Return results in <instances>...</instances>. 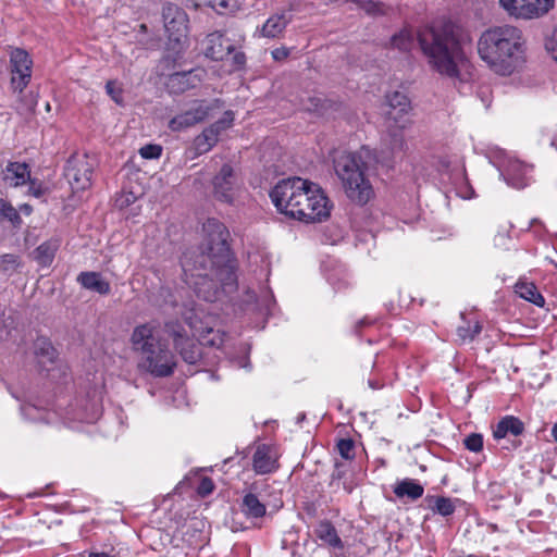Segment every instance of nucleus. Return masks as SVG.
<instances>
[{
	"mask_svg": "<svg viewBox=\"0 0 557 557\" xmlns=\"http://www.w3.org/2000/svg\"><path fill=\"white\" fill-rule=\"evenodd\" d=\"M461 323L457 326V342L466 344L472 342L482 331L481 323L475 319H469L465 313L460 314Z\"/></svg>",
	"mask_w": 557,
	"mask_h": 557,
	"instance_id": "nucleus-23",
	"label": "nucleus"
},
{
	"mask_svg": "<svg viewBox=\"0 0 557 557\" xmlns=\"http://www.w3.org/2000/svg\"><path fill=\"white\" fill-rule=\"evenodd\" d=\"M164 331L173 339L175 350L185 362L196 364L201 359V348L195 335L189 334L183 324L177 321L166 322Z\"/></svg>",
	"mask_w": 557,
	"mask_h": 557,
	"instance_id": "nucleus-8",
	"label": "nucleus"
},
{
	"mask_svg": "<svg viewBox=\"0 0 557 557\" xmlns=\"http://www.w3.org/2000/svg\"><path fill=\"white\" fill-rule=\"evenodd\" d=\"M193 76V72H177L170 76L169 78V87L176 91L183 92L186 89L194 87V84L190 82Z\"/></svg>",
	"mask_w": 557,
	"mask_h": 557,
	"instance_id": "nucleus-34",
	"label": "nucleus"
},
{
	"mask_svg": "<svg viewBox=\"0 0 557 557\" xmlns=\"http://www.w3.org/2000/svg\"><path fill=\"white\" fill-rule=\"evenodd\" d=\"M463 444L470 451L479 453L483 449V436L479 433H472L465 438Z\"/></svg>",
	"mask_w": 557,
	"mask_h": 557,
	"instance_id": "nucleus-38",
	"label": "nucleus"
},
{
	"mask_svg": "<svg viewBox=\"0 0 557 557\" xmlns=\"http://www.w3.org/2000/svg\"><path fill=\"white\" fill-rule=\"evenodd\" d=\"M36 106H37L36 96L33 92H29V94L25 95L24 98L21 100V104L17 107V110L22 114H28L35 110Z\"/></svg>",
	"mask_w": 557,
	"mask_h": 557,
	"instance_id": "nucleus-39",
	"label": "nucleus"
},
{
	"mask_svg": "<svg viewBox=\"0 0 557 557\" xmlns=\"http://www.w3.org/2000/svg\"><path fill=\"white\" fill-rule=\"evenodd\" d=\"M34 354L38 364L49 370L48 364H52L57 358V350L46 337H38L34 343Z\"/></svg>",
	"mask_w": 557,
	"mask_h": 557,
	"instance_id": "nucleus-25",
	"label": "nucleus"
},
{
	"mask_svg": "<svg viewBox=\"0 0 557 557\" xmlns=\"http://www.w3.org/2000/svg\"><path fill=\"white\" fill-rule=\"evenodd\" d=\"M33 61L27 51L14 48L10 52L11 86L14 91L23 92L30 82Z\"/></svg>",
	"mask_w": 557,
	"mask_h": 557,
	"instance_id": "nucleus-12",
	"label": "nucleus"
},
{
	"mask_svg": "<svg viewBox=\"0 0 557 557\" xmlns=\"http://www.w3.org/2000/svg\"><path fill=\"white\" fill-rule=\"evenodd\" d=\"M162 148L159 145H146L139 149V154L144 159H157L161 156Z\"/></svg>",
	"mask_w": 557,
	"mask_h": 557,
	"instance_id": "nucleus-42",
	"label": "nucleus"
},
{
	"mask_svg": "<svg viewBox=\"0 0 557 557\" xmlns=\"http://www.w3.org/2000/svg\"><path fill=\"white\" fill-rule=\"evenodd\" d=\"M29 186H28V194L36 197V198H40L45 195L46 193V188L42 186L41 183L35 181V180H30L29 178Z\"/></svg>",
	"mask_w": 557,
	"mask_h": 557,
	"instance_id": "nucleus-45",
	"label": "nucleus"
},
{
	"mask_svg": "<svg viewBox=\"0 0 557 557\" xmlns=\"http://www.w3.org/2000/svg\"><path fill=\"white\" fill-rule=\"evenodd\" d=\"M252 467L258 474H267L275 470L276 460L268 445L262 444L257 447L252 457Z\"/></svg>",
	"mask_w": 557,
	"mask_h": 557,
	"instance_id": "nucleus-19",
	"label": "nucleus"
},
{
	"mask_svg": "<svg viewBox=\"0 0 557 557\" xmlns=\"http://www.w3.org/2000/svg\"><path fill=\"white\" fill-rule=\"evenodd\" d=\"M344 488L347 491V493L351 492V490L349 487H347L346 485L344 486Z\"/></svg>",
	"mask_w": 557,
	"mask_h": 557,
	"instance_id": "nucleus-60",
	"label": "nucleus"
},
{
	"mask_svg": "<svg viewBox=\"0 0 557 557\" xmlns=\"http://www.w3.org/2000/svg\"><path fill=\"white\" fill-rule=\"evenodd\" d=\"M94 165V160L87 154H74L69 159L64 176L74 193L90 187Z\"/></svg>",
	"mask_w": 557,
	"mask_h": 557,
	"instance_id": "nucleus-9",
	"label": "nucleus"
},
{
	"mask_svg": "<svg viewBox=\"0 0 557 557\" xmlns=\"http://www.w3.org/2000/svg\"><path fill=\"white\" fill-rule=\"evenodd\" d=\"M276 209L304 222H320L330 215L329 199L322 189L300 177L278 182L270 193Z\"/></svg>",
	"mask_w": 557,
	"mask_h": 557,
	"instance_id": "nucleus-1",
	"label": "nucleus"
},
{
	"mask_svg": "<svg viewBox=\"0 0 557 557\" xmlns=\"http://www.w3.org/2000/svg\"><path fill=\"white\" fill-rule=\"evenodd\" d=\"M272 58L275 61H283L289 55V50L285 47L276 48L272 52Z\"/></svg>",
	"mask_w": 557,
	"mask_h": 557,
	"instance_id": "nucleus-48",
	"label": "nucleus"
},
{
	"mask_svg": "<svg viewBox=\"0 0 557 557\" xmlns=\"http://www.w3.org/2000/svg\"><path fill=\"white\" fill-rule=\"evenodd\" d=\"M397 129L398 131H389V134H388L389 148H391V153L393 156L403 152L406 148V141H405L404 135L401 133L403 129H400V128H397Z\"/></svg>",
	"mask_w": 557,
	"mask_h": 557,
	"instance_id": "nucleus-35",
	"label": "nucleus"
},
{
	"mask_svg": "<svg viewBox=\"0 0 557 557\" xmlns=\"http://www.w3.org/2000/svg\"><path fill=\"white\" fill-rule=\"evenodd\" d=\"M18 264V257L16 255L5 253L0 256V271L4 273L14 272Z\"/></svg>",
	"mask_w": 557,
	"mask_h": 557,
	"instance_id": "nucleus-36",
	"label": "nucleus"
},
{
	"mask_svg": "<svg viewBox=\"0 0 557 557\" xmlns=\"http://www.w3.org/2000/svg\"><path fill=\"white\" fill-rule=\"evenodd\" d=\"M314 532L319 540L332 548H344L343 541L338 536L335 527L329 520L320 521Z\"/></svg>",
	"mask_w": 557,
	"mask_h": 557,
	"instance_id": "nucleus-26",
	"label": "nucleus"
},
{
	"mask_svg": "<svg viewBox=\"0 0 557 557\" xmlns=\"http://www.w3.org/2000/svg\"><path fill=\"white\" fill-rule=\"evenodd\" d=\"M59 248V242L51 239L39 245L33 252L34 259L42 267H48L52 263L55 252Z\"/></svg>",
	"mask_w": 557,
	"mask_h": 557,
	"instance_id": "nucleus-32",
	"label": "nucleus"
},
{
	"mask_svg": "<svg viewBox=\"0 0 557 557\" xmlns=\"http://www.w3.org/2000/svg\"><path fill=\"white\" fill-rule=\"evenodd\" d=\"M233 61L236 66H243L246 61V57L243 52H235L233 55Z\"/></svg>",
	"mask_w": 557,
	"mask_h": 557,
	"instance_id": "nucleus-50",
	"label": "nucleus"
},
{
	"mask_svg": "<svg viewBox=\"0 0 557 557\" xmlns=\"http://www.w3.org/2000/svg\"><path fill=\"white\" fill-rule=\"evenodd\" d=\"M30 208L28 206H25V211L29 212Z\"/></svg>",
	"mask_w": 557,
	"mask_h": 557,
	"instance_id": "nucleus-61",
	"label": "nucleus"
},
{
	"mask_svg": "<svg viewBox=\"0 0 557 557\" xmlns=\"http://www.w3.org/2000/svg\"><path fill=\"white\" fill-rule=\"evenodd\" d=\"M310 106L306 107L309 111H314L319 114H323V108L326 103V101L320 99V98H311L310 99Z\"/></svg>",
	"mask_w": 557,
	"mask_h": 557,
	"instance_id": "nucleus-46",
	"label": "nucleus"
},
{
	"mask_svg": "<svg viewBox=\"0 0 557 557\" xmlns=\"http://www.w3.org/2000/svg\"><path fill=\"white\" fill-rule=\"evenodd\" d=\"M77 282L86 289L108 295L111 290L110 283L106 281L98 272H82L77 276Z\"/></svg>",
	"mask_w": 557,
	"mask_h": 557,
	"instance_id": "nucleus-20",
	"label": "nucleus"
},
{
	"mask_svg": "<svg viewBox=\"0 0 557 557\" xmlns=\"http://www.w3.org/2000/svg\"><path fill=\"white\" fill-rule=\"evenodd\" d=\"M504 11L517 20H532L536 18V13L532 3L528 0H498Z\"/></svg>",
	"mask_w": 557,
	"mask_h": 557,
	"instance_id": "nucleus-17",
	"label": "nucleus"
},
{
	"mask_svg": "<svg viewBox=\"0 0 557 557\" xmlns=\"http://www.w3.org/2000/svg\"><path fill=\"white\" fill-rule=\"evenodd\" d=\"M214 490V483L213 481L208 478V476H205L200 480V483L197 487V493L202 496V497H206L208 495H210Z\"/></svg>",
	"mask_w": 557,
	"mask_h": 557,
	"instance_id": "nucleus-44",
	"label": "nucleus"
},
{
	"mask_svg": "<svg viewBox=\"0 0 557 557\" xmlns=\"http://www.w3.org/2000/svg\"><path fill=\"white\" fill-rule=\"evenodd\" d=\"M170 304H171L172 306H176V301H175V300H170Z\"/></svg>",
	"mask_w": 557,
	"mask_h": 557,
	"instance_id": "nucleus-58",
	"label": "nucleus"
},
{
	"mask_svg": "<svg viewBox=\"0 0 557 557\" xmlns=\"http://www.w3.org/2000/svg\"><path fill=\"white\" fill-rule=\"evenodd\" d=\"M290 22V14L285 11L275 13L270 16L262 26V36L268 38H275L280 36L288 23Z\"/></svg>",
	"mask_w": 557,
	"mask_h": 557,
	"instance_id": "nucleus-24",
	"label": "nucleus"
},
{
	"mask_svg": "<svg viewBox=\"0 0 557 557\" xmlns=\"http://www.w3.org/2000/svg\"><path fill=\"white\" fill-rule=\"evenodd\" d=\"M106 90L116 104H123L122 88L117 85L116 82L109 81L106 85Z\"/></svg>",
	"mask_w": 557,
	"mask_h": 557,
	"instance_id": "nucleus-40",
	"label": "nucleus"
},
{
	"mask_svg": "<svg viewBox=\"0 0 557 557\" xmlns=\"http://www.w3.org/2000/svg\"><path fill=\"white\" fill-rule=\"evenodd\" d=\"M220 134L215 127H207L194 139L195 154L200 156L209 152L219 141Z\"/></svg>",
	"mask_w": 557,
	"mask_h": 557,
	"instance_id": "nucleus-28",
	"label": "nucleus"
},
{
	"mask_svg": "<svg viewBox=\"0 0 557 557\" xmlns=\"http://www.w3.org/2000/svg\"><path fill=\"white\" fill-rule=\"evenodd\" d=\"M459 29L451 23L420 35L419 42L431 66L454 83H462L461 69L466 59L460 46Z\"/></svg>",
	"mask_w": 557,
	"mask_h": 557,
	"instance_id": "nucleus-2",
	"label": "nucleus"
},
{
	"mask_svg": "<svg viewBox=\"0 0 557 557\" xmlns=\"http://www.w3.org/2000/svg\"><path fill=\"white\" fill-rule=\"evenodd\" d=\"M135 199H136V197L134 196V194L128 193V194H123L120 197H117L115 202H116V206L122 209V208L127 207L131 203H133L135 201Z\"/></svg>",
	"mask_w": 557,
	"mask_h": 557,
	"instance_id": "nucleus-47",
	"label": "nucleus"
},
{
	"mask_svg": "<svg viewBox=\"0 0 557 557\" xmlns=\"http://www.w3.org/2000/svg\"><path fill=\"white\" fill-rule=\"evenodd\" d=\"M515 292L524 300L532 302L537 307H544L545 299L537 290V287L533 283L519 281L515 285Z\"/></svg>",
	"mask_w": 557,
	"mask_h": 557,
	"instance_id": "nucleus-31",
	"label": "nucleus"
},
{
	"mask_svg": "<svg viewBox=\"0 0 557 557\" xmlns=\"http://www.w3.org/2000/svg\"><path fill=\"white\" fill-rule=\"evenodd\" d=\"M185 322L189 325L190 330L197 329L196 325V318H194L191 314H188V312L183 313Z\"/></svg>",
	"mask_w": 557,
	"mask_h": 557,
	"instance_id": "nucleus-51",
	"label": "nucleus"
},
{
	"mask_svg": "<svg viewBox=\"0 0 557 557\" xmlns=\"http://www.w3.org/2000/svg\"><path fill=\"white\" fill-rule=\"evenodd\" d=\"M341 465L339 463H336V467H335V470L334 472L332 473V481H331V485H335L339 483L341 479L343 478L344 475V472L343 470L341 469Z\"/></svg>",
	"mask_w": 557,
	"mask_h": 557,
	"instance_id": "nucleus-49",
	"label": "nucleus"
},
{
	"mask_svg": "<svg viewBox=\"0 0 557 557\" xmlns=\"http://www.w3.org/2000/svg\"><path fill=\"white\" fill-rule=\"evenodd\" d=\"M30 178V171L24 162H9L3 170V181L12 187L27 183Z\"/></svg>",
	"mask_w": 557,
	"mask_h": 557,
	"instance_id": "nucleus-18",
	"label": "nucleus"
},
{
	"mask_svg": "<svg viewBox=\"0 0 557 557\" xmlns=\"http://www.w3.org/2000/svg\"><path fill=\"white\" fill-rule=\"evenodd\" d=\"M132 344L141 354L140 369L156 377L170 376L176 367L173 352L160 337L159 330L152 323H145L134 329Z\"/></svg>",
	"mask_w": 557,
	"mask_h": 557,
	"instance_id": "nucleus-6",
	"label": "nucleus"
},
{
	"mask_svg": "<svg viewBox=\"0 0 557 557\" xmlns=\"http://www.w3.org/2000/svg\"><path fill=\"white\" fill-rule=\"evenodd\" d=\"M524 431V424L513 416L503 418L493 430L496 440L506 437L508 434L513 436L520 435Z\"/></svg>",
	"mask_w": 557,
	"mask_h": 557,
	"instance_id": "nucleus-27",
	"label": "nucleus"
},
{
	"mask_svg": "<svg viewBox=\"0 0 557 557\" xmlns=\"http://www.w3.org/2000/svg\"><path fill=\"white\" fill-rule=\"evenodd\" d=\"M524 39L522 32L511 25L485 30L478 41L480 58L499 75H510L522 60Z\"/></svg>",
	"mask_w": 557,
	"mask_h": 557,
	"instance_id": "nucleus-4",
	"label": "nucleus"
},
{
	"mask_svg": "<svg viewBox=\"0 0 557 557\" xmlns=\"http://www.w3.org/2000/svg\"><path fill=\"white\" fill-rule=\"evenodd\" d=\"M386 117L393 123L391 126L405 129L410 124L408 114L411 110V106L405 94L399 91L388 94L386 96Z\"/></svg>",
	"mask_w": 557,
	"mask_h": 557,
	"instance_id": "nucleus-14",
	"label": "nucleus"
},
{
	"mask_svg": "<svg viewBox=\"0 0 557 557\" xmlns=\"http://www.w3.org/2000/svg\"><path fill=\"white\" fill-rule=\"evenodd\" d=\"M414 42L413 33L408 28H403L391 38V46L399 51H409Z\"/></svg>",
	"mask_w": 557,
	"mask_h": 557,
	"instance_id": "nucleus-33",
	"label": "nucleus"
},
{
	"mask_svg": "<svg viewBox=\"0 0 557 557\" xmlns=\"http://www.w3.org/2000/svg\"><path fill=\"white\" fill-rule=\"evenodd\" d=\"M552 435L554 440L557 442V423L552 429Z\"/></svg>",
	"mask_w": 557,
	"mask_h": 557,
	"instance_id": "nucleus-56",
	"label": "nucleus"
},
{
	"mask_svg": "<svg viewBox=\"0 0 557 557\" xmlns=\"http://www.w3.org/2000/svg\"><path fill=\"white\" fill-rule=\"evenodd\" d=\"M206 55L212 60H223L234 52V46L223 34L215 32L207 36Z\"/></svg>",
	"mask_w": 557,
	"mask_h": 557,
	"instance_id": "nucleus-16",
	"label": "nucleus"
},
{
	"mask_svg": "<svg viewBox=\"0 0 557 557\" xmlns=\"http://www.w3.org/2000/svg\"><path fill=\"white\" fill-rule=\"evenodd\" d=\"M344 2H352L359 10L371 17L388 16L394 11L392 5L381 0H344Z\"/></svg>",
	"mask_w": 557,
	"mask_h": 557,
	"instance_id": "nucleus-22",
	"label": "nucleus"
},
{
	"mask_svg": "<svg viewBox=\"0 0 557 557\" xmlns=\"http://www.w3.org/2000/svg\"><path fill=\"white\" fill-rule=\"evenodd\" d=\"M5 215L12 221L14 219H18V214L16 213V211L10 207L8 208V212L5 213Z\"/></svg>",
	"mask_w": 557,
	"mask_h": 557,
	"instance_id": "nucleus-53",
	"label": "nucleus"
},
{
	"mask_svg": "<svg viewBox=\"0 0 557 557\" xmlns=\"http://www.w3.org/2000/svg\"><path fill=\"white\" fill-rule=\"evenodd\" d=\"M194 318H196V314L194 313V309H190V313Z\"/></svg>",
	"mask_w": 557,
	"mask_h": 557,
	"instance_id": "nucleus-59",
	"label": "nucleus"
},
{
	"mask_svg": "<svg viewBox=\"0 0 557 557\" xmlns=\"http://www.w3.org/2000/svg\"><path fill=\"white\" fill-rule=\"evenodd\" d=\"M234 121V114L232 111H226L222 119L210 125L211 127H215V131L221 134L222 131L231 127Z\"/></svg>",
	"mask_w": 557,
	"mask_h": 557,
	"instance_id": "nucleus-43",
	"label": "nucleus"
},
{
	"mask_svg": "<svg viewBox=\"0 0 557 557\" xmlns=\"http://www.w3.org/2000/svg\"><path fill=\"white\" fill-rule=\"evenodd\" d=\"M374 162L375 156L368 147L357 151H336L333 157L334 171L346 196L358 205H366L373 196L367 172Z\"/></svg>",
	"mask_w": 557,
	"mask_h": 557,
	"instance_id": "nucleus-5",
	"label": "nucleus"
},
{
	"mask_svg": "<svg viewBox=\"0 0 557 557\" xmlns=\"http://www.w3.org/2000/svg\"><path fill=\"white\" fill-rule=\"evenodd\" d=\"M337 450L344 459L351 460L355 457V442L351 438H342L337 443Z\"/></svg>",
	"mask_w": 557,
	"mask_h": 557,
	"instance_id": "nucleus-37",
	"label": "nucleus"
},
{
	"mask_svg": "<svg viewBox=\"0 0 557 557\" xmlns=\"http://www.w3.org/2000/svg\"><path fill=\"white\" fill-rule=\"evenodd\" d=\"M222 343H223V339L220 336L218 339L215 337H213L208 341V344H210L211 346H216V347H220L222 345Z\"/></svg>",
	"mask_w": 557,
	"mask_h": 557,
	"instance_id": "nucleus-54",
	"label": "nucleus"
},
{
	"mask_svg": "<svg viewBox=\"0 0 557 557\" xmlns=\"http://www.w3.org/2000/svg\"><path fill=\"white\" fill-rule=\"evenodd\" d=\"M88 557H113L106 553H91Z\"/></svg>",
	"mask_w": 557,
	"mask_h": 557,
	"instance_id": "nucleus-55",
	"label": "nucleus"
},
{
	"mask_svg": "<svg viewBox=\"0 0 557 557\" xmlns=\"http://www.w3.org/2000/svg\"><path fill=\"white\" fill-rule=\"evenodd\" d=\"M211 184L214 198L231 203L240 187V180L234 168L225 163L213 176Z\"/></svg>",
	"mask_w": 557,
	"mask_h": 557,
	"instance_id": "nucleus-11",
	"label": "nucleus"
},
{
	"mask_svg": "<svg viewBox=\"0 0 557 557\" xmlns=\"http://www.w3.org/2000/svg\"><path fill=\"white\" fill-rule=\"evenodd\" d=\"M547 49L552 52V55L557 60V39L547 45Z\"/></svg>",
	"mask_w": 557,
	"mask_h": 557,
	"instance_id": "nucleus-52",
	"label": "nucleus"
},
{
	"mask_svg": "<svg viewBox=\"0 0 557 557\" xmlns=\"http://www.w3.org/2000/svg\"><path fill=\"white\" fill-rule=\"evenodd\" d=\"M499 161L496 166L500 172V176L508 185L513 188L521 189L529 184L528 175L532 171V166L509 157L504 150H499Z\"/></svg>",
	"mask_w": 557,
	"mask_h": 557,
	"instance_id": "nucleus-10",
	"label": "nucleus"
},
{
	"mask_svg": "<svg viewBox=\"0 0 557 557\" xmlns=\"http://www.w3.org/2000/svg\"><path fill=\"white\" fill-rule=\"evenodd\" d=\"M393 492L400 499L407 498L413 502L422 497L424 487L417 480L407 478L396 482Z\"/></svg>",
	"mask_w": 557,
	"mask_h": 557,
	"instance_id": "nucleus-21",
	"label": "nucleus"
},
{
	"mask_svg": "<svg viewBox=\"0 0 557 557\" xmlns=\"http://www.w3.org/2000/svg\"><path fill=\"white\" fill-rule=\"evenodd\" d=\"M207 239L208 246L206 251H195L196 253H206L210 256L213 263L222 267V274L226 275V280L232 277V253L227 245L228 233L223 223L216 219H208L202 227Z\"/></svg>",
	"mask_w": 557,
	"mask_h": 557,
	"instance_id": "nucleus-7",
	"label": "nucleus"
},
{
	"mask_svg": "<svg viewBox=\"0 0 557 557\" xmlns=\"http://www.w3.org/2000/svg\"><path fill=\"white\" fill-rule=\"evenodd\" d=\"M242 512L247 518H262L267 512V507L263 503L259 500L257 495L251 492H248L244 495L242 504H240Z\"/></svg>",
	"mask_w": 557,
	"mask_h": 557,
	"instance_id": "nucleus-30",
	"label": "nucleus"
},
{
	"mask_svg": "<svg viewBox=\"0 0 557 557\" xmlns=\"http://www.w3.org/2000/svg\"><path fill=\"white\" fill-rule=\"evenodd\" d=\"M162 18L170 40L180 42L186 36L188 16L177 4L165 2L162 7Z\"/></svg>",
	"mask_w": 557,
	"mask_h": 557,
	"instance_id": "nucleus-13",
	"label": "nucleus"
},
{
	"mask_svg": "<svg viewBox=\"0 0 557 557\" xmlns=\"http://www.w3.org/2000/svg\"><path fill=\"white\" fill-rule=\"evenodd\" d=\"M209 110L210 107L205 101H201L197 107L174 116L169 122V128L173 132H181L191 127L205 121L209 115Z\"/></svg>",
	"mask_w": 557,
	"mask_h": 557,
	"instance_id": "nucleus-15",
	"label": "nucleus"
},
{
	"mask_svg": "<svg viewBox=\"0 0 557 557\" xmlns=\"http://www.w3.org/2000/svg\"><path fill=\"white\" fill-rule=\"evenodd\" d=\"M219 5H221V7H224V8H225V7H226V1H225V0H221V1L219 2Z\"/></svg>",
	"mask_w": 557,
	"mask_h": 557,
	"instance_id": "nucleus-57",
	"label": "nucleus"
},
{
	"mask_svg": "<svg viewBox=\"0 0 557 557\" xmlns=\"http://www.w3.org/2000/svg\"><path fill=\"white\" fill-rule=\"evenodd\" d=\"M428 508L435 515L449 517L456 510L455 500L445 496L429 495L425 497Z\"/></svg>",
	"mask_w": 557,
	"mask_h": 557,
	"instance_id": "nucleus-29",
	"label": "nucleus"
},
{
	"mask_svg": "<svg viewBox=\"0 0 557 557\" xmlns=\"http://www.w3.org/2000/svg\"><path fill=\"white\" fill-rule=\"evenodd\" d=\"M212 260L210 256L195 251L185 252L181 259L185 283L194 288L199 298L210 302L220 299L224 293L235 290L237 286L235 260H232L233 280H226L222 267Z\"/></svg>",
	"mask_w": 557,
	"mask_h": 557,
	"instance_id": "nucleus-3",
	"label": "nucleus"
},
{
	"mask_svg": "<svg viewBox=\"0 0 557 557\" xmlns=\"http://www.w3.org/2000/svg\"><path fill=\"white\" fill-rule=\"evenodd\" d=\"M532 3L536 13V18L545 15L550 9H553L555 0H528Z\"/></svg>",
	"mask_w": 557,
	"mask_h": 557,
	"instance_id": "nucleus-41",
	"label": "nucleus"
}]
</instances>
